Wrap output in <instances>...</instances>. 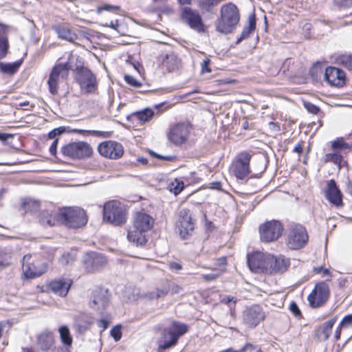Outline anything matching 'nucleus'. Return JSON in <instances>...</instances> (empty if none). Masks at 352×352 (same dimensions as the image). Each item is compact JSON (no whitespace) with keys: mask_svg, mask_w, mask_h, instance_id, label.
<instances>
[{"mask_svg":"<svg viewBox=\"0 0 352 352\" xmlns=\"http://www.w3.org/2000/svg\"><path fill=\"white\" fill-rule=\"evenodd\" d=\"M32 256L26 254L23 258V271L27 278H32L41 276L45 270H40L30 262Z\"/></svg>","mask_w":352,"mask_h":352,"instance_id":"nucleus-26","label":"nucleus"},{"mask_svg":"<svg viewBox=\"0 0 352 352\" xmlns=\"http://www.w3.org/2000/svg\"><path fill=\"white\" fill-rule=\"evenodd\" d=\"M120 10V7L118 6H112L109 4H104V6H99L96 9V13L100 14L102 11H108L116 12Z\"/></svg>","mask_w":352,"mask_h":352,"instance_id":"nucleus-41","label":"nucleus"},{"mask_svg":"<svg viewBox=\"0 0 352 352\" xmlns=\"http://www.w3.org/2000/svg\"><path fill=\"white\" fill-rule=\"evenodd\" d=\"M168 294L167 285L162 287H157L154 291L145 294L144 298L148 300H154L162 298Z\"/></svg>","mask_w":352,"mask_h":352,"instance_id":"nucleus-34","label":"nucleus"},{"mask_svg":"<svg viewBox=\"0 0 352 352\" xmlns=\"http://www.w3.org/2000/svg\"><path fill=\"white\" fill-rule=\"evenodd\" d=\"M154 219L151 216L144 212H136L128 230V240L137 246L144 245L147 242L146 233L152 229Z\"/></svg>","mask_w":352,"mask_h":352,"instance_id":"nucleus-1","label":"nucleus"},{"mask_svg":"<svg viewBox=\"0 0 352 352\" xmlns=\"http://www.w3.org/2000/svg\"><path fill=\"white\" fill-rule=\"evenodd\" d=\"M72 283V279L69 278H62L51 281L49 284V287L54 294L64 297L67 294Z\"/></svg>","mask_w":352,"mask_h":352,"instance_id":"nucleus-24","label":"nucleus"},{"mask_svg":"<svg viewBox=\"0 0 352 352\" xmlns=\"http://www.w3.org/2000/svg\"><path fill=\"white\" fill-rule=\"evenodd\" d=\"M217 267H215L213 270L214 271H219L220 270H222V274L226 270V257H221L217 259L216 263Z\"/></svg>","mask_w":352,"mask_h":352,"instance_id":"nucleus-47","label":"nucleus"},{"mask_svg":"<svg viewBox=\"0 0 352 352\" xmlns=\"http://www.w3.org/2000/svg\"><path fill=\"white\" fill-rule=\"evenodd\" d=\"M188 330L186 324L173 321L170 326L165 328L157 340L158 350L160 352L177 344L179 337Z\"/></svg>","mask_w":352,"mask_h":352,"instance_id":"nucleus-3","label":"nucleus"},{"mask_svg":"<svg viewBox=\"0 0 352 352\" xmlns=\"http://www.w3.org/2000/svg\"><path fill=\"white\" fill-rule=\"evenodd\" d=\"M268 263L270 274L283 273L287 270L290 265L289 260L282 255L278 256L270 255Z\"/></svg>","mask_w":352,"mask_h":352,"instance_id":"nucleus-23","label":"nucleus"},{"mask_svg":"<svg viewBox=\"0 0 352 352\" xmlns=\"http://www.w3.org/2000/svg\"><path fill=\"white\" fill-rule=\"evenodd\" d=\"M167 287L168 292H170L171 294H177L183 292V288L177 284H168Z\"/></svg>","mask_w":352,"mask_h":352,"instance_id":"nucleus-52","label":"nucleus"},{"mask_svg":"<svg viewBox=\"0 0 352 352\" xmlns=\"http://www.w3.org/2000/svg\"><path fill=\"white\" fill-rule=\"evenodd\" d=\"M265 318V313L258 305H254L246 307L242 314L243 324L250 328L258 326Z\"/></svg>","mask_w":352,"mask_h":352,"instance_id":"nucleus-14","label":"nucleus"},{"mask_svg":"<svg viewBox=\"0 0 352 352\" xmlns=\"http://www.w3.org/2000/svg\"><path fill=\"white\" fill-rule=\"evenodd\" d=\"M111 336L113 338L114 340L118 342L121 339L122 333L120 326H116L111 330Z\"/></svg>","mask_w":352,"mask_h":352,"instance_id":"nucleus-51","label":"nucleus"},{"mask_svg":"<svg viewBox=\"0 0 352 352\" xmlns=\"http://www.w3.org/2000/svg\"><path fill=\"white\" fill-rule=\"evenodd\" d=\"M13 135L12 134L8 133H0V140L3 142H6L10 138H12Z\"/></svg>","mask_w":352,"mask_h":352,"instance_id":"nucleus-64","label":"nucleus"},{"mask_svg":"<svg viewBox=\"0 0 352 352\" xmlns=\"http://www.w3.org/2000/svg\"><path fill=\"white\" fill-rule=\"evenodd\" d=\"M209 59L204 60L201 63V73H209L211 72V69L209 67Z\"/></svg>","mask_w":352,"mask_h":352,"instance_id":"nucleus-56","label":"nucleus"},{"mask_svg":"<svg viewBox=\"0 0 352 352\" xmlns=\"http://www.w3.org/2000/svg\"><path fill=\"white\" fill-rule=\"evenodd\" d=\"M304 106L309 112L313 114H317L318 112L319 111V108L316 105L309 102H304Z\"/></svg>","mask_w":352,"mask_h":352,"instance_id":"nucleus-53","label":"nucleus"},{"mask_svg":"<svg viewBox=\"0 0 352 352\" xmlns=\"http://www.w3.org/2000/svg\"><path fill=\"white\" fill-rule=\"evenodd\" d=\"M58 332L63 344L65 346H70L72 344V337L68 327L66 325L60 327Z\"/></svg>","mask_w":352,"mask_h":352,"instance_id":"nucleus-35","label":"nucleus"},{"mask_svg":"<svg viewBox=\"0 0 352 352\" xmlns=\"http://www.w3.org/2000/svg\"><path fill=\"white\" fill-rule=\"evenodd\" d=\"M71 69L72 65L69 61L64 63H58L54 66L47 80L49 91L52 94L56 95L58 94L60 81L67 78Z\"/></svg>","mask_w":352,"mask_h":352,"instance_id":"nucleus-6","label":"nucleus"},{"mask_svg":"<svg viewBox=\"0 0 352 352\" xmlns=\"http://www.w3.org/2000/svg\"><path fill=\"white\" fill-rule=\"evenodd\" d=\"M40 204L35 200H29L24 203V206L26 210H36L39 208Z\"/></svg>","mask_w":352,"mask_h":352,"instance_id":"nucleus-49","label":"nucleus"},{"mask_svg":"<svg viewBox=\"0 0 352 352\" xmlns=\"http://www.w3.org/2000/svg\"><path fill=\"white\" fill-rule=\"evenodd\" d=\"M75 78L82 92L94 94L97 90L96 77L87 67H76Z\"/></svg>","mask_w":352,"mask_h":352,"instance_id":"nucleus-7","label":"nucleus"},{"mask_svg":"<svg viewBox=\"0 0 352 352\" xmlns=\"http://www.w3.org/2000/svg\"><path fill=\"white\" fill-rule=\"evenodd\" d=\"M315 272L316 273H321L322 274L323 276H327V275H329V270L327 269H324L322 267H317V268H315Z\"/></svg>","mask_w":352,"mask_h":352,"instance_id":"nucleus-61","label":"nucleus"},{"mask_svg":"<svg viewBox=\"0 0 352 352\" xmlns=\"http://www.w3.org/2000/svg\"><path fill=\"white\" fill-rule=\"evenodd\" d=\"M162 63L169 72H172L178 69L179 60L175 54L171 53L162 57Z\"/></svg>","mask_w":352,"mask_h":352,"instance_id":"nucleus-30","label":"nucleus"},{"mask_svg":"<svg viewBox=\"0 0 352 352\" xmlns=\"http://www.w3.org/2000/svg\"><path fill=\"white\" fill-rule=\"evenodd\" d=\"M124 80L127 84L135 88L140 87L142 85V83L139 80L129 74L124 76Z\"/></svg>","mask_w":352,"mask_h":352,"instance_id":"nucleus-42","label":"nucleus"},{"mask_svg":"<svg viewBox=\"0 0 352 352\" xmlns=\"http://www.w3.org/2000/svg\"><path fill=\"white\" fill-rule=\"evenodd\" d=\"M289 309L291 312L296 317L301 315L300 310L299 309L298 305L294 302L290 304Z\"/></svg>","mask_w":352,"mask_h":352,"instance_id":"nucleus-54","label":"nucleus"},{"mask_svg":"<svg viewBox=\"0 0 352 352\" xmlns=\"http://www.w3.org/2000/svg\"><path fill=\"white\" fill-rule=\"evenodd\" d=\"M73 131L76 133H79V134H84V133L99 134V133H100V132L98 131H86V130H82V129H74Z\"/></svg>","mask_w":352,"mask_h":352,"instance_id":"nucleus-59","label":"nucleus"},{"mask_svg":"<svg viewBox=\"0 0 352 352\" xmlns=\"http://www.w3.org/2000/svg\"><path fill=\"white\" fill-rule=\"evenodd\" d=\"M98 326L104 330L108 326V322L104 319L98 320Z\"/></svg>","mask_w":352,"mask_h":352,"instance_id":"nucleus-62","label":"nucleus"},{"mask_svg":"<svg viewBox=\"0 0 352 352\" xmlns=\"http://www.w3.org/2000/svg\"><path fill=\"white\" fill-rule=\"evenodd\" d=\"M336 321V318H332L327 322H325L321 329L318 331V334L321 337L322 339L326 340L329 338L331 329Z\"/></svg>","mask_w":352,"mask_h":352,"instance_id":"nucleus-33","label":"nucleus"},{"mask_svg":"<svg viewBox=\"0 0 352 352\" xmlns=\"http://www.w3.org/2000/svg\"><path fill=\"white\" fill-rule=\"evenodd\" d=\"M60 151L65 157L73 160H80L90 157L93 149L88 143L80 141L64 145Z\"/></svg>","mask_w":352,"mask_h":352,"instance_id":"nucleus-8","label":"nucleus"},{"mask_svg":"<svg viewBox=\"0 0 352 352\" xmlns=\"http://www.w3.org/2000/svg\"><path fill=\"white\" fill-rule=\"evenodd\" d=\"M104 219L115 226H120L126 222V211L122 205L116 201L106 203L103 209Z\"/></svg>","mask_w":352,"mask_h":352,"instance_id":"nucleus-5","label":"nucleus"},{"mask_svg":"<svg viewBox=\"0 0 352 352\" xmlns=\"http://www.w3.org/2000/svg\"><path fill=\"white\" fill-rule=\"evenodd\" d=\"M39 221L43 226H53L60 222L59 211L54 210H46L41 212Z\"/></svg>","mask_w":352,"mask_h":352,"instance_id":"nucleus-27","label":"nucleus"},{"mask_svg":"<svg viewBox=\"0 0 352 352\" xmlns=\"http://www.w3.org/2000/svg\"><path fill=\"white\" fill-rule=\"evenodd\" d=\"M176 228L182 239H186L192 234L195 223L189 209L182 208L179 211Z\"/></svg>","mask_w":352,"mask_h":352,"instance_id":"nucleus-13","label":"nucleus"},{"mask_svg":"<svg viewBox=\"0 0 352 352\" xmlns=\"http://www.w3.org/2000/svg\"><path fill=\"white\" fill-rule=\"evenodd\" d=\"M236 351V352H261V349L258 346L253 345L250 343L245 344L243 348Z\"/></svg>","mask_w":352,"mask_h":352,"instance_id":"nucleus-43","label":"nucleus"},{"mask_svg":"<svg viewBox=\"0 0 352 352\" xmlns=\"http://www.w3.org/2000/svg\"><path fill=\"white\" fill-rule=\"evenodd\" d=\"M10 255L5 251L0 250V267L8 265L10 263Z\"/></svg>","mask_w":352,"mask_h":352,"instance_id":"nucleus-46","label":"nucleus"},{"mask_svg":"<svg viewBox=\"0 0 352 352\" xmlns=\"http://www.w3.org/2000/svg\"><path fill=\"white\" fill-rule=\"evenodd\" d=\"M9 43L6 36L0 34V59L5 58L8 52Z\"/></svg>","mask_w":352,"mask_h":352,"instance_id":"nucleus-36","label":"nucleus"},{"mask_svg":"<svg viewBox=\"0 0 352 352\" xmlns=\"http://www.w3.org/2000/svg\"><path fill=\"white\" fill-rule=\"evenodd\" d=\"M324 79L331 86L342 87L345 83V74L337 67H329L325 70Z\"/></svg>","mask_w":352,"mask_h":352,"instance_id":"nucleus-21","label":"nucleus"},{"mask_svg":"<svg viewBox=\"0 0 352 352\" xmlns=\"http://www.w3.org/2000/svg\"><path fill=\"white\" fill-rule=\"evenodd\" d=\"M190 129V124L187 123H178L170 129L168 139L176 145L182 144L188 140Z\"/></svg>","mask_w":352,"mask_h":352,"instance_id":"nucleus-18","label":"nucleus"},{"mask_svg":"<svg viewBox=\"0 0 352 352\" xmlns=\"http://www.w3.org/2000/svg\"><path fill=\"white\" fill-rule=\"evenodd\" d=\"M59 38L74 42L77 38V35L73 32L68 27L57 26L54 28Z\"/></svg>","mask_w":352,"mask_h":352,"instance_id":"nucleus-31","label":"nucleus"},{"mask_svg":"<svg viewBox=\"0 0 352 352\" xmlns=\"http://www.w3.org/2000/svg\"><path fill=\"white\" fill-rule=\"evenodd\" d=\"M340 327L341 328H351L352 327V314L345 316L340 322Z\"/></svg>","mask_w":352,"mask_h":352,"instance_id":"nucleus-44","label":"nucleus"},{"mask_svg":"<svg viewBox=\"0 0 352 352\" xmlns=\"http://www.w3.org/2000/svg\"><path fill=\"white\" fill-rule=\"evenodd\" d=\"M270 254L256 252L248 256V265L250 270L255 273L268 274Z\"/></svg>","mask_w":352,"mask_h":352,"instance_id":"nucleus-16","label":"nucleus"},{"mask_svg":"<svg viewBox=\"0 0 352 352\" xmlns=\"http://www.w3.org/2000/svg\"><path fill=\"white\" fill-rule=\"evenodd\" d=\"M334 3L340 8H349L352 7V0H334Z\"/></svg>","mask_w":352,"mask_h":352,"instance_id":"nucleus-50","label":"nucleus"},{"mask_svg":"<svg viewBox=\"0 0 352 352\" xmlns=\"http://www.w3.org/2000/svg\"><path fill=\"white\" fill-rule=\"evenodd\" d=\"M54 344L53 334L50 331H43L38 335L36 345L41 351H47Z\"/></svg>","mask_w":352,"mask_h":352,"instance_id":"nucleus-28","label":"nucleus"},{"mask_svg":"<svg viewBox=\"0 0 352 352\" xmlns=\"http://www.w3.org/2000/svg\"><path fill=\"white\" fill-rule=\"evenodd\" d=\"M251 155L247 152L240 153L239 158L233 164V173L241 179L245 178L250 173V161Z\"/></svg>","mask_w":352,"mask_h":352,"instance_id":"nucleus-19","label":"nucleus"},{"mask_svg":"<svg viewBox=\"0 0 352 352\" xmlns=\"http://www.w3.org/2000/svg\"><path fill=\"white\" fill-rule=\"evenodd\" d=\"M60 223L66 226L78 228L87 223L85 211L78 207H71L59 211Z\"/></svg>","mask_w":352,"mask_h":352,"instance_id":"nucleus-4","label":"nucleus"},{"mask_svg":"<svg viewBox=\"0 0 352 352\" xmlns=\"http://www.w3.org/2000/svg\"><path fill=\"white\" fill-rule=\"evenodd\" d=\"M308 241L305 228L300 224H292L287 235V245L290 249L298 250L302 248Z\"/></svg>","mask_w":352,"mask_h":352,"instance_id":"nucleus-11","label":"nucleus"},{"mask_svg":"<svg viewBox=\"0 0 352 352\" xmlns=\"http://www.w3.org/2000/svg\"><path fill=\"white\" fill-rule=\"evenodd\" d=\"M331 148L332 153L325 155V161L332 162L340 168L344 162V155L351 151L352 145L344 142L342 138H338L332 142Z\"/></svg>","mask_w":352,"mask_h":352,"instance_id":"nucleus-10","label":"nucleus"},{"mask_svg":"<svg viewBox=\"0 0 352 352\" xmlns=\"http://www.w3.org/2000/svg\"><path fill=\"white\" fill-rule=\"evenodd\" d=\"M184 188V184L183 181L179 180L177 179H175L170 186V190L175 195H178Z\"/></svg>","mask_w":352,"mask_h":352,"instance_id":"nucleus-40","label":"nucleus"},{"mask_svg":"<svg viewBox=\"0 0 352 352\" xmlns=\"http://www.w3.org/2000/svg\"><path fill=\"white\" fill-rule=\"evenodd\" d=\"M283 230V228L279 221H267L259 227L261 240L265 243L275 241L281 236Z\"/></svg>","mask_w":352,"mask_h":352,"instance_id":"nucleus-12","label":"nucleus"},{"mask_svg":"<svg viewBox=\"0 0 352 352\" xmlns=\"http://www.w3.org/2000/svg\"><path fill=\"white\" fill-rule=\"evenodd\" d=\"M19 105L20 107H25V106H28L29 107L27 108V109H24L25 110H28V111H32V109L34 108L35 107V104H30L29 101H24V102H20L19 104Z\"/></svg>","mask_w":352,"mask_h":352,"instance_id":"nucleus-60","label":"nucleus"},{"mask_svg":"<svg viewBox=\"0 0 352 352\" xmlns=\"http://www.w3.org/2000/svg\"><path fill=\"white\" fill-rule=\"evenodd\" d=\"M65 131V126H60V127L56 128V129H53L52 131H51L48 133V138L50 139H54V140L58 139L57 136L61 135Z\"/></svg>","mask_w":352,"mask_h":352,"instance_id":"nucleus-45","label":"nucleus"},{"mask_svg":"<svg viewBox=\"0 0 352 352\" xmlns=\"http://www.w3.org/2000/svg\"><path fill=\"white\" fill-rule=\"evenodd\" d=\"M303 151V147L301 144H296L294 148V151L297 153L299 155L302 153Z\"/></svg>","mask_w":352,"mask_h":352,"instance_id":"nucleus-63","label":"nucleus"},{"mask_svg":"<svg viewBox=\"0 0 352 352\" xmlns=\"http://www.w3.org/2000/svg\"><path fill=\"white\" fill-rule=\"evenodd\" d=\"M109 303L107 290L98 287L94 290L91 295V306L93 309L102 311Z\"/></svg>","mask_w":352,"mask_h":352,"instance_id":"nucleus-22","label":"nucleus"},{"mask_svg":"<svg viewBox=\"0 0 352 352\" xmlns=\"http://www.w3.org/2000/svg\"><path fill=\"white\" fill-rule=\"evenodd\" d=\"M58 142V139L54 140L50 147V152L51 153V154L52 155H55L56 153Z\"/></svg>","mask_w":352,"mask_h":352,"instance_id":"nucleus-58","label":"nucleus"},{"mask_svg":"<svg viewBox=\"0 0 352 352\" xmlns=\"http://www.w3.org/2000/svg\"><path fill=\"white\" fill-rule=\"evenodd\" d=\"M214 271V273L204 274L202 275V278L206 281H212L217 279L219 276L222 274V271Z\"/></svg>","mask_w":352,"mask_h":352,"instance_id":"nucleus-48","label":"nucleus"},{"mask_svg":"<svg viewBox=\"0 0 352 352\" xmlns=\"http://www.w3.org/2000/svg\"><path fill=\"white\" fill-rule=\"evenodd\" d=\"M256 28V17L254 14H251L248 17V24L245 25L241 34L240 37L236 41L239 44L241 41L248 38L250 35L255 30Z\"/></svg>","mask_w":352,"mask_h":352,"instance_id":"nucleus-29","label":"nucleus"},{"mask_svg":"<svg viewBox=\"0 0 352 352\" xmlns=\"http://www.w3.org/2000/svg\"><path fill=\"white\" fill-rule=\"evenodd\" d=\"M181 18L192 30L198 32H205V25L197 10L190 7H184L181 9Z\"/></svg>","mask_w":352,"mask_h":352,"instance_id":"nucleus-15","label":"nucleus"},{"mask_svg":"<svg viewBox=\"0 0 352 352\" xmlns=\"http://www.w3.org/2000/svg\"><path fill=\"white\" fill-rule=\"evenodd\" d=\"M219 0H199V5L201 9L210 12V9L219 3Z\"/></svg>","mask_w":352,"mask_h":352,"instance_id":"nucleus-39","label":"nucleus"},{"mask_svg":"<svg viewBox=\"0 0 352 352\" xmlns=\"http://www.w3.org/2000/svg\"><path fill=\"white\" fill-rule=\"evenodd\" d=\"M106 262L107 260L104 256L96 252L88 253L83 258V265L88 272L97 270L103 266Z\"/></svg>","mask_w":352,"mask_h":352,"instance_id":"nucleus-20","label":"nucleus"},{"mask_svg":"<svg viewBox=\"0 0 352 352\" xmlns=\"http://www.w3.org/2000/svg\"><path fill=\"white\" fill-rule=\"evenodd\" d=\"M330 296L329 285L324 281L315 285L314 288L307 296V300L311 307L319 308L328 301Z\"/></svg>","mask_w":352,"mask_h":352,"instance_id":"nucleus-9","label":"nucleus"},{"mask_svg":"<svg viewBox=\"0 0 352 352\" xmlns=\"http://www.w3.org/2000/svg\"><path fill=\"white\" fill-rule=\"evenodd\" d=\"M21 64V60L14 63L0 62V71L4 74H13L18 71Z\"/></svg>","mask_w":352,"mask_h":352,"instance_id":"nucleus-32","label":"nucleus"},{"mask_svg":"<svg viewBox=\"0 0 352 352\" xmlns=\"http://www.w3.org/2000/svg\"><path fill=\"white\" fill-rule=\"evenodd\" d=\"M153 111L150 109H145L142 111L137 112L136 118L142 122H146L153 116Z\"/></svg>","mask_w":352,"mask_h":352,"instance_id":"nucleus-38","label":"nucleus"},{"mask_svg":"<svg viewBox=\"0 0 352 352\" xmlns=\"http://www.w3.org/2000/svg\"><path fill=\"white\" fill-rule=\"evenodd\" d=\"M169 267L172 271H174V272H178L182 269V265L177 262L170 263Z\"/></svg>","mask_w":352,"mask_h":352,"instance_id":"nucleus-57","label":"nucleus"},{"mask_svg":"<svg viewBox=\"0 0 352 352\" xmlns=\"http://www.w3.org/2000/svg\"><path fill=\"white\" fill-rule=\"evenodd\" d=\"M337 62L349 70H352V55L343 54L340 56Z\"/></svg>","mask_w":352,"mask_h":352,"instance_id":"nucleus-37","label":"nucleus"},{"mask_svg":"<svg viewBox=\"0 0 352 352\" xmlns=\"http://www.w3.org/2000/svg\"><path fill=\"white\" fill-rule=\"evenodd\" d=\"M221 302L228 305L229 306H231V305H235L236 300L233 296H227L221 299Z\"/></svg>","mask_w":352,"mask_h":352,"instance_id":"nucleus-55","label":"nucleus"},{"mask_svg":"<svg viewBox=\"0 0 352 352\" xmlns=\"http://www.w3.org/2000/svg\"><path fill=\"white\" fill-rule=\"evenodd\" d=\"M99 153L107 158L116 160L121 157L124 148L120 143L114 141H106L98 145Z\"/></svg>","mask_w":352,"mask_h":352,"instance_id":"nucleus-17","label":"nucleus"},{"mask_svg":"<svg viewBox=\"0 0 352 352\" xmlns=\"http://www.w3.org/2000/svg\"><path fill=\"white\" fill-rule=\"evenodd\" d=\"M326 197L329 201L337 207L342 205V194L338 188L336 182L333 179L329 181L327 184V190L326 191Z\"/></svg>","mask_w":352,"mask_h":352,"instance_id":"nucleus-25","label":"nucleus"},{"mask_svg":"<svg viewBox=\"0 0 352 352\" xmlns=\"http://www.w3.org/2000/svg\"><path fill=\"white\" fill-rule=\"evenodd\" d=\"M240 19L237 7L233 3H228L221 7V16L215 22L216 30L223 34L230 33L236 26Z\"/></svg>","mask_w":352,"mask_h":352,"instance_id":"nucleus-2","label":"nucleus"}]
</instances>
